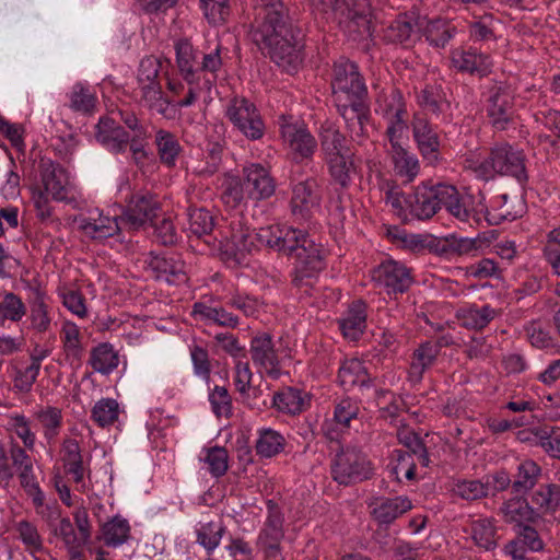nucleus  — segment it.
Segmentation results:
<instances>
[{
  "instance_id": "f257e3e1",
  "label": "nucleus",
  "mask_w": 560,
  "mask_h": 560,
  "mask_svg": "<svg viewBox=\"0 0 560 560\" xmlns=\"http://www.w3.org/2000/svg\"><path fill=\"white\" fill-rule=\"evenodd\" d=\"M256 242L277 252L294 255L296 262L293 282L296 285L325 268V249L304 231L292 226H267L256 233L240 230L232 234L231 240H219L217 245L226 259L243 264L247 254L256 247Z\"/></svg>"
},
{
  "instance_id": "f03ea898",
  "label": "nucleus",
  "mask_w": 560,
  "mask_h": 560,
  "mask_svg": "<svg viewBox=\"0 0 560 560\" xmlns=\"http://www.w3.org/2000/svg\"><path fill=\"white\" fill-rule=\"evenodd\" d=\"M260 10L250 25V40L278 66L295 71L303 61L301 28L281 0H257Z\"/></svg>"
},
{
  "instance_id": "7ed1b4c3",
  "label": "nucleus",
  "mask_w": 560,
  "mask_h": 560,
  "mask_svg": "<svg viewBox=\"0 0 560 560\" xmlns=\"http://www.w3.org/2000/svg\"><path fill=\"white\" fill-rule=\"evenodd\" d=\"M325 10H315L319 14L334 12L339 15L349 33L357 37L368 38L372 36L371 4L370 0H324Z\"/></svg>"
},
{
  "instance_id": "20e7f679",
  "label": "nucleus",
  "mask_w": 560,
  "mask_h": 560,
  "mask_svg": "<svg viewBox=\"0 0 560 560\" xmlns=\"http://www.w3.org/2000/svg\"><path fill=\"white\" fill-rule=\"evenodd\" d=\"M371 463L357 447H341L331 463V476L339 485L348 486L369 479Z\"/></svg>"
},
{
  "instance_id": "39448f33",
  "label": "nucleus",
  "mask_w": 560,
  "mask_h": 560,
  "mask_svg": "<svg viewBox=\"0 0 560 560\" xmlns=\"http://www.w3.org/2000/svg\"><path fill=\"white\" fill-rule=\"evenodd\" d=\"M331 88L338 104L368 100V89L358 66L349 60L335 63Z\"/></svg>"
},
{
  "instance_id": "423d86ee",
  "label": "nucleus",
  "mask_w": 560,
  "mask_h": 560,
  "mask_svg": "<svg viewBox=\"0 0 560 560\" xmlns=\"http://www.w3.org/2000/svg\"><path fill=\"white\" fill-rule=\"evenodd\" d=\"M225 115L232 125L249 140H258L265 133V124L255 104L245 97H233Z\"/></svg>"
},
{
  "instance_id": "0eeeda50",
  "label": "nucleus",
  "mask_w": 560,
  "mask_h": 560,
  "mask_svg": "<svg viewBox=\"0 0 560 560\" xmlns=\"http://www.w3.org/2000/svg\"><path fill=\"white\" fill-rule=\"evenodd\" d=\"M522 151L514 150L510 144H499L491 149L489 156L481 163V167L488 172L494 171L500 175L516 178L520 183L527 180V173Z\"/></svg>"
},
{
  "instance_id": "6e6552de",
  "label": "nucleus",
  "mask_w": 560,
  "mask_h": 560,
  "mask_svg": "<svg viewBox=\"0 0 560 560\" xmlns=\"http://www.w3.org/2000/svg\"><path fill=\"white\" fill-rule=\"evenodd\" d=\"M322 195L314 178L299 182L292 187L291 214L295 221L308 222L320 209Z\"/></svg>"
},
{
  "instance_id": "1a4fd4ad",
  "label": "nucleus",
  "mask_w": 560,
  "mask_h": 560,
  "mask_svg": "<svg viewBox=\"0 0 560 560\" xmlns=\"http://www.w3.org/2000/svg\"><path fill=\"white\" fill-rule=\"evenodd\" d=\"M444 184L422 183L404 197L409 213L418 220H429L441 209Z\"/></svg>"
},
{
  "instance_id": "9d476101",
  "label": "nucleus",
  "mask_w": 560,
  "mask_h": 560,
  "mask_svg": "<svg viewBox=\"0 0 560 560\" xmlns=\"http://www.w3.org/2000/svg\"><path fill=\"white\" fill-rule=\"evenodd\" d=\"M412 132L422 159L432 166L440 164L442 161L441 140L429 120L416 116L412 121Z\"/></svg>"
},
{
  "instance_id": "9b49d317",
  "label": "nucleus",
  "mask_w": 560,
  "mask_h": 560,
  "mask_svg": "<svg viewBox=\"0 0 560 560\" xmlns=\"http://www.w3.org/2000/svg\"><path fill=\"white\" fill-rule=\"evenodd\" d=\"M487 113L489 121L498 130H504L514 115L513 94L509 88L499 84L490 90Z\"/></svg>"
},
{
  "instance_id": "f8f14e48",
  "label": "nucleus",
  "mask_w": 560,
  "mask_h": 560,
  "mask_svg": "<svg viewBox=\"0 0 560 560\" xmlns=\"http://www.w3.org/2000/svg\"><path fill=\"white\" fill-rule=\"evenodd\" d=\"M445 207L446 210L456 219L468 222L474 219L475 222L480 221V206L478 200H475L472 195L460 196L458 190L452 186L444 184L442 189V202L441 207Z\"/></svg>"
},
{
  "instance_id": "ddd939ff",
  "label": "nucleus",
  "mask_w": 560,
  "mask_h": 560,
  "mask_svg": "<svg viewBox=\"0 0 560 560\" xmlns=\"http://www.w3.org/2000/svg\"><path fill=\"white\" fill-rule=\"evenodd\" d=\"M424 20L415 13L399 14L385 30L388 42L404 46L413 45L421 36Z\"/></svg>"
},
{
  "instance_id": "4468645a",
  "label": "nucleus",
  "mask_w": 560,
  "mask_h": 560,
  "mask_svg": "<svg viewBox=\"0 0 560 560\" xmlns=\"http://www.w3.org/2000/svg\"><path fill=\"white\" fill-rule=\"evenodd\" d=\"M338 112L346 121L347 130L352 140H360L368 135L370 106L368 100L337 105Z\"/></svg>"
},
{
  "instance_id": "2eb2a0df",
  "label": "nucleus",
  "mask_w": 560,
  "mask_h": 560,
  "mask_svg": "<svg viewBox=\"0 0 560 560\" xmlns=\"http://www.w3.org/2000/svg\"><path fill=\"white\" fill-rule=\"evenodd\" d=\"M372 279L388 289V293H402L411 284L409 270L401 264L388 260L373 270Z\"/></svg>"
},
{
  "instance_id": "dca6fc26",
  "label": "nucleus",
  "mask_w": 560,
  "mask_h": 560,
  "mask_svg": "<svg viewBox=\"0 0 560 560\" xmlns=\"http://www.w3.org/2000/svg\"><path fill=\"white\" fill-rule=\"evenodd\" d=\"M159 205L152 199V197L137 195L130 200V203L120 220L129 225L132 230H138L143 226L147 222L158 215Z\"/></svg>"
},
{
  "instance_id": "f3484780",
  "label": "nucleus",
  "mask_w": 560,
  "mask_h": 560,
  "mask_svg": "<svg viewBox=\"0 0 560 560\" xmlns=\"http://www.w3.org/2000/svg\"><path fill=\"white\" fill-rule=\"evenodd\" d=\"M244 185L248 196L254 200L267 199L273 195L276 184L269 172L259 164L244 168Z\"/></svg>"
},
{
  "instance_id": "a211bd4d",
  "label": "nucleus",
  "mask_w": 560,
  "mask_h": 560,
  "mask_svg": "<svg viewBox=\"0 0 560 560\" xmlns=\"http://www.w3.org/2000/svg\"><path fill=\"white\" fill-rule=\"evenodd\" d=\"M95 137L98 142L115 153L124 152L130 140L129 132L109 117L100 119Z\"/></svg>"
},
{
  "instance_id": "6ab92c4d",
  "label": "nucleus",
  "mask_w": 560,
  "mask_h": 560,
  "mask_svg": "<svg viewBox=\"0 0 560 560\" xmlns=\"http://www.w3.org/2000/svg\"><path fill=\"white\" fill-rule=\"evenodd\" d=\"M250 355L254 364L264 368L273 377L278 376V354L272 338L268 334L256 336L250 341Z\"/></svg>"
},
{
  "instance_id": "aec40b11",
  "label": "nucleus",
  "mask_w": 560,
  "mask_h": 560,
  "mask_svg": "<svg viewBox=\"0 0 560 560\" xmlns=\"http://www.w3.org/2000/svg\"><path fill=\"white\" fill-rule=\"evenodd\" d=\"M149 268L155 273L156 279H164L170 284L185 281V262L177 256H151Z\"/></svg>"
},
{
  "instance_id": "412c9836",
  "label": "nucleus",
  "mask_w": 560,
  "mask_h": 560,
  "mask_svg": "<svg viewBox=\"0 0 560 560\" xmlns=\"http://www.w3.org/2000/svg\"><path fill=\"white\" fill-rule=\"evenodd\" d=\"M189 231L198 238H203L205 244L215 248L219 242L218 235H211L215 222L211 212L205 208H189L188 211Z\"/></svg>"
},
{
  "instance_id": "4be33fe9",
  "label": "nucleus",
  "mask_w": 560,
  "mask_h": 560,
  "mask_svg": "<svg viewBox=\"0 0 560 560\" xmlns=\"http://www.w3.org/2000/svg\"><path fill=\"white\" fill-rule=\"evenodd\" d=\"M483 200V195L479 192L478 205L480 206V212L491 225H498L504 220L513 221L520 215V211L510 205L506 194L499 195L493 199L491 210L488 209Z\"/></svg>"
},
{
  "instance_id": "5701e85b",
  "label": "nucleus",
  "mask_w": 560,
  "mask_h": 560,
  "mask_svg": "<svg viewBox=\"0 0 560 560\" xmlns=\"http://www.w3.org/2000/svg\"><path fill=\"white\" fill-rule=\"evenodd\" d=\"M320 149L325 158L334 155L346 154L350 152L346 145V138L340 132L339 128L330 121H325L319 128Z\"/></svg>"
},
{
  "instance_id": "b1692460",
  "label": "nucleus",
  "mask_w": 560,
  "mask_h": 560,
  "mask_svg": "<svg viewBox=\"0 0 560 560\" xmlns=\"http://www.w3.org/2000/svg\"><path fill=\"white\" fill-rule=\"evenodd\" d=\"M338 378L346 389L369 386L372 382L366 368L358 359L346 361L339 369Z\"/></svg>"
},
{
  "instance_id": "393cba45",
  "label": "nucleus",
  "mask_w": 560,
  "mask_h": 560,
  "mask_svg": "<svg viewBox=\"0 0 560 560\" xmlns=\"http://www.w3.org/2000/svg\"><path fill=\"white\" fill-rule=\"evenodd\" d=\"M268 515L265 522V526L261 529L258 541H271L273 544H280L283 536V514L279 506L271 500L267 502Z\"/></svg>"
},
{
  "instance_id": "a878e982",
  "label": "nucleus",
  "mask_w": 560,
  "mask_h": 560,
  "mask_svg": "<svg viewBox=\"0 0 560 560\" xmlns=\"http://www.w3.org/2000/svg\"><path fill=\"white\" fill-rule=\"evenodd\" d=\"M45 192L55 200L62 201L67 198V176L59 165L49 164L42 173Z\"/></svg>"
},
{
  "instance_id": "bb28decb",
  "label": "nucleus",
  "mask_w": 560,
  "mask_h": 560,
  "mask_svg": "<svg viewBox=\"0 0 560 560\" xmlns=\"http://www.w3.org/2000/svg\"><path fill=\"white\" fill-rule=\"evenodd\" d=\"M501 511L508 522H517L520 524L523 522L536 523L541 518L533 505H529L525 499L517 497L505 502Z\"/></svg>"
},
{
  "instance_id": "cd10ccee",
  "label": "nucleus",
  "mask_w": 560,
  "mask_h": 560,
  "mask_svg": "<svg viewBox=\"0 0 560 560\" xmlns=\"http://www.w3.org/2000/svg\"><path fill=\"white\" fill-rule=\"evenodd\" d=\"M176 56L178 68L184 79L189 83H194L199 77V62L190 43L180 40L176 44Z\"/></svg>"
},
{
  "instance_id": "c85d7f7f",
  "label": "nucleus",
  "mask_w": 560,
  "mask_h": 560,
  "mask_svg": "<svg viewBox=\"0 0 560 560\" xmlns=\"http://www.w3.org/2000/svg\"><path fill=\"white\" fill-rule=\"evenodd\" d=\"M532 504L539 516L556 511L560 506V486L556 483L541 485L532 494Z\"/></svg>"
},
{
  "instance_id": "c756f323",
  "label": "nucleus",
  "mask_w": 560,
  "mask_h": 560,
  "mask_svg": "<svg viewBox=\"0 0 560 560\" xmlns=\"http://www.w3.org/2000/svg\"><path fill=\"white\" fill-rule=\"evenodd\" d=\"M440 351L438 345L425 342L415 352L410 364L409 375L412 381L419 382L424 371L433 364Z\"/></svg>"
},
{
  "instance_id": "7c9ffc66",
  "label": "nucleus",
  "mask_w": 560,
  "mask_h": 560,
  "mask_svg": "<svg viewBox=\"0 0 560 560\" xmlns=\"http://www.w3.org/2000/svg\"><path fill=\"white\" fill-rule=\"evenodd\" d=\"M541 474V468L534 460L523 462L517 469L516 477L512 482V491L516 495L525 494L534 488Z\"/></svg>"
},
{
  "instance_id": "2f4dec72",
  "label": "nucleus",
  "mask_w": 560,
  "mask_h": 560,
  "mask_svg": "<svg viewBox=\"0 0 560 560\" xmlns=\"http://www.w3.org/2000/svg\"><path fill=\"white\" fill-rule=\"evenodd\" d=\"M282 136L289 141L291 149L303 158L311 156L316 148L315 138L306 129L288 126Z\"/></svg>"
},
{
  "instance_id": "473e14b6",
  "label": "nucleus",
  "mask_w": 560,
  "mask_h": 560,
  "mask_svg": "<svg viewBox=\"0 0 560 560\" xmlns=\"http://www.w3.org/2000/svg\"><path fill=\"white\" fill-rule=\"evenodd\" d=\"M410 509L411 502L408 499H387L373 510V515L380 524L387 525Z\"/></svg>"
},
{
  "instance_id": "72a5a7b5",
  "label": "nucleus",
  "mask_w": 560,
  "mask_h": 560,
  "mask_svg": "<svg viewBox=\"0 0 560 560\" xmlns=\"http://www.w3.org/2000/svg\"><path fill=\"white\" fill-rule=\"evenodd\" d=\"M423 34L427 40L434 47L444 48L455 33V27L441 19L427 22L423 25Z\"/></svg>"
},
{
  "instance_id": "f704fd0d",
  "label": "nucleus",
  "mask_w": 560,
  "mask_h": 560,
  "mask_svg": "<svg viewBox=\"0 0 560 560\" xmlns=\"http://www.w3.org/2000/svg\"><path fill=\"white\" fill-rule=\"evenodd\" d=\"M305 405L304 398L301 396V392L296 388L287 387L272 397V406L279 411L296 415L300 413Z\"/></svg>"
},
{
  "instance_id": "c9c22d12",
  "label": "nucleus",
  "mask_w": 560,
  "mask_h": 560,
  "mask_svg": "<svg viewBox=\"0 0 560 560\" xmlns=\"http://www.w3.org/2000/svg\"><path fill=\"white\" fill-rule=\"evenodd\" d=\"M32 327L39 331H47L50 327V317L48 314V305L45 302V294L39 289L34 290L33 298L30 302Z\"/></svg>"
},
{
  "instance_id": "e433bc0d",
  "label": "nucleus",
  "mask_w": 560,
  "mask_h": 560,
  "mask_svg": "<svg viewBox=\"0 0 560 560\" xmlns=\"http://www.w3.org/2000/svg\"><path fill=\"white\" fill-rule=\"evenodd\" d=\"M118 355L112 345L101 343L91 352L90 363L92 368L102 374H107L118 366Z\"/></svg>"
},
{
  "instance_id": "4c0bfd02",
  "label": "nucleus",
  "mask_w": 560,
  "mask_h": 560,
  "mask_svg": "<svg viewBox=\"0 0 560 560\" xmlns=\"http://www.w3.org/2000/svg\"><path fill=\"white\" fill-rule=\"evenodd\" d=\"M418 102L422 108L436 115L444 113L450 107L443 90L433 85H428L420 91Z\"/></svg>"
},
{
  "instance_id": "58836bf2",
  "label": "nucleus",
  "mask_w": 560,
  "mask_h": 560,
  "mask_svg": "<svg viewBox=\"0 0 560 560\" xmlns=\"http://www.w3.org/2000/svg\"><path fill=\"white\" fill-rule=\"evenodd\" d=\"M330 175L341 187H348L350 183V174L353 171L352 153L334 155L326 159Z\"/></svg>"
},
{
  "instance_id": "ea45409f",
  "label": "nucleus",
  "mask_w": 560,
  "mask_h": 560,
  "mask_svg": "<svg viewBox=\"0 0 560 560\" xmlns=\"http://www.w3.org/2000/svg\"><path fill=\"white\" fill-rule=\"evenodd\" d=\"M365 313L361 303L350 308L348 316L340 322V329L345 337L357 340L365 328Z\"/></svg>"
},
{
  "instance_id": "a19ab883",
  "label": "nucleus",
  "mask_w": 560,
  "mask_h": 560,
  "mask_svg": "<svg viewBox=\"0 0 560 560\" xmlns=\"http://www.w3.org/2000/svg\"><path fill=\"white\" fill-rule=\"evenodd\" d=\"M140 92L141 100L149 109L166 115L170 101L164 96L160 83L140 85Z\"/></svg>"
},
{
  "instance_id": "79ce46f5",
  "label": "nucleus",
  "mask_w": 560,
  "mask_h": 560,
  "mask_svg": "<svg viewBox=\"0 0 560 560\" xmlns=\"http://www.w3.org/2000/svg\"><path fill=\"white\" fill-rule=\"evenodd\" d=\"M497 530L489 520H478L471 524V537L476 545L485 550L497 547Z\"/></svg>"
},
{
  "instance_id": "37998d69",
  "label": "nucleus",
  "mask_w": 560,
  "mask_h": 560,
  "mask_svg": "<svg viewBox=\"0 0 560 560\" xmlns=\"http://www.w3.org/2000/svg\"><path fill=\"white\" fill-rule=\"evenodd\" d=\"M390 155L397 174L406 177L408 182H411L419 173L418 159L404 147L397 151L390 152Z\"/></svg>"
},
{
  "instance_id": "c03bdc74",
  "label": "nucleus",
  "mask_w": 560,
  "mask_h": 560,
  "mask_svg": "<svg viewBox=\"0 0 560 560\" xmlns=\"http://www.w3.org/2000/svg\"><path fill=\"white\" fill-rule=\"evenodd\" d=\"M155 142L161 161L167 165H174L175 159L180 151V145L175 136L168 131L159 130Z\"/></svg>"
},
{
  "instance_id": "a18cd8bd",
  "label": "nucleus",
  "mask_w": 560,
  "mask_h": 560,
  "mask_svg": "<svg viewBox=\"0 0 560 560\" xmlns=\"http://www.w3.org/2000/svg\"><path fill=\"white\" fill-rule=\"evenodd\" d=\"M537 444L552 457L560 459V428L539 427L533 431Z\"/></svg>"
},
{
  "instance_id": "49530a36",
  "label": "nucleus",
  "mask_w": 560,
  "mask_h": 560,
  "mask_svg": "<svg viewBox=\"0 0 560 560\" xmlns=\"http://www.w3.org/2000/svg\"><path fill=\"white\" fill-rule=\"evenodd\" d=\"M80 229L93 238H106L119 229L117 219H100L98 221H90L82 219Z\"/></svg>"
},
{
  "instance_id": "de8ad7c7",
  "label": "nucleus",
  "mask_w": 560,
  "mask_h": 560,
  "mask_svg": "<svg viewBox=\"0 0 560 560\" xmlns=\"http://www.w3.org/2000/svg\"><path fill=\"white\" fill-rule=\"evenodd\" d=\"M119 413V406L115 399L103 398L92 409L93 420L102 428L114 423Z\"/></svg>"
},
{
  "instance_id": "09e8293b",
  "label": "nucleus",
  "mask_w": 560,
  "mask_h": 560,
  "mask_svg": "<svg viewBox=\"0 0 560 560\" xmlns=\"http://www.w3.org/2000/svg\"><path fill=\"white\" fill-rule=\"evenodd\" d=\"M129 529L126 520L115 517L103 526V539L107 546H119L127 540Z\"/></svg>"
},
{
  "instance_id": "8fccbe9b",
  "label": "nucleus",
  "mask_w": 560,
  "mask_h": 560,
  "mask_svg": "<svg viewBox=\"0 0 560 560\" xmlns=\"http://www.w3.org/2000/svg\"><path fill=\"white\" fill-rule=\"evenodd\" d=\"M25 313V305L18 295L11 292L0 295V322L5 319L19 322Z\"/></svg>"
},
{
  "instance_id": "3c124183",
  "label": "nucleus",
  "mask_w": 560,
  "mask_h": 560,
  "mask_svg": "<svg viewBox=\"0 0 560 560\" xmlns=\"http://www.w3.org/2000/svg\"><path fill=\"white\" fill-rule=\"evenodd\" d=\"M283 442L284 439L277 431L264 429L256 442L257 453L265 457H271L282 450Z\"/></svg>"
},
{
  "instance_id": "603ef678",
  "label": "nucleus",
  "mask_w": 560,
  "mask_h": 560,
  "mask_svg": "<svg viewBox=\"0 0 560 560\" xmlns=\"http://www.w3.org/2000/svg\"><path fill=\"white\" fill-rule=\"evenodd\" d=\"M96 97L82 84H75L70 93V107L83 114L94 110Z\"/></svg>"
},
{
  "instance_id": "864d4df0",
  "label": "nucleus",
  "mask_w": 560,
  "mask_h": 560,
  "mask_svg": "<svg viewBox=\"0 0 560 560\" xmlns=\"http://www.w3.org/2000/svg\"><path fill=\"white\" fill-rule=\"evenodd\" d=\"M495 316V311L489 305L470 307L464 315V326L471 329L485 328Z\"/></svg>"
},
{
  "instance_id": "5fc2aeb1",
  "label": "nucleus",
  "mask_w": 560,
  "mask_h": 560,
  "mask_svg": "<svg viewBox=\"0 0 560 560\" xmlns=\"http://www.w3.org/2000/svg\"><path fill=\"white\" fill-rule=\"evenodd\" d=\"M488 488L482 480H462L454 486V493L467 501L486 498Z\"/></svg>"
},
{
  "instance_id": "6e6d98bb",
  "label": "nucleus",
  "mask_w": 560,
  "mask_h": 560,
  "mask_svg": "<svg viewBox=\"0 0 560 560\" xmlns=\"http://www.w3.org/2000/svg\"><path fill=\"white\" fill-rule=\"evenodd\" d=\"M212 411L217 417L229 418L232 415V398L223 386H215L209 395Z\"/></svg>"
},
{
  "instance_id": "4d7b16f0",
  "label": "nucleus",
  "mask_w": 560,
  "mask_h": 560,
  "mask_svg": "<svg viewBox=\"0 0 560 560\" xmlns=\"http://www.w3.org/2000/svg\"><path fill=\"white\" fill-rule=\"evenodd\" d=\"M223 533V527L208 523L197 530V541L210 552L218 547Z\"/></svg>"
},
{
  "instance_id": "13d9d810",
  "label": "nucleus",
  "mask_w": 560,
  "mask_h": 560,
  "mask_svg": "<svg viewBox=\"0 0 560 560\" xmlns=\"http://www.w3.org/2000/svg\"><path fill=\"white\" fill-rule=\"evenodd\" d=\"M206 18L213 24L222 23L229 14L228 0H200Z\"/></svg>"
},
{
  "instance_id": "bf43d9fd",
  "label": "nucleus",
  "mask_w": 560,
  "mask_h": 560,
  "mask_svg": "<svg viewBox=\"0 0 560 560\" xmlns=\"http://www.w3.org/2000/svg\"><path fill=\"white\" fill-rule=\"evenodd\" d=\"M228 452L224 447L214 446L208 451L206 463L214 477L223 476L228 470Z\"/></svg>"
},
{
  "instance_id": "052dcab7",
  "label": "nucleus",
  "mask_w": 560,
  "mask_h": 560,
  "mask_svg": "<svg viewBox=\"0 0 560 560\" xmlns=\"http://www.w3.org/2000/svg\"><path fill=\"white\" fill-rule=\"evenodd\" d=\"M161 69V61L154 57L143 58L140 62L138 81L140 85L160 83L156 81Z\"/></svg>"
},
{
  "instance_id": "680f3d73",
  "label": "nucleus",
  "mask_w": 560,
  "mask_h": 560,
  "mask_svg": "<svg viewBox=\"0 0 560 560\" xmlns=\"http://www.w3.org/2000/svg\"><path fill=\"white\" fill-rule=\"evenodd\" d=\"M252 371L249 369L248 362L238 361L235 366V386L237 392L243 396V398L250 397V381H252Z\"/></svg>"
},
{
  "instance_id": "e2e57ef3",
  "label": "nucleus",
  "mask_w": 560,
  "mask_h": 560,
  "mask_svg": "<svg viewBox=\"0 0 560 560\" xmlns=\"http://www.w3.org/2000/svg\"><path fill=\"white\" fill-rule=\"evenodd\" d=\"M55 535L60 536L70 551L79 549L82 546L79 536L75 534L72 523L69 518H61L55 528Z\"/></svg>"
},
{
  "instance_id": "0e129e2a",
  "label": "nucleus",
  "mask_w": 560,
  "mask_h": 560,
  "mask_svg": "<svg viewBox=\"0 0 560 560\" xmlns=\"http://www.w3.org/2000/svg\"><path fill=\"white\" fill-rule=\"evenodd\" d=\"M191 361L194 363L195 373L203 378L210 377L211 364L208 351L200 346H194L191 351Z\"/></svg>"
},
{
  "instance_id": "69168bd1",
  "label": "nucleus",
  "mask_w": 560,
  "mask_h": 560,
  "mask_svg": "<svg viewBox=\"0 0 560 560\" xmlns=\"http://www.w3.org/2000/svg\"><path fill=\"white\" fill-rule=\"evenodd\" d=\"M485 486L488 488L487 495H495L500 491L506 490L510 486L512 487V481L506 471L500 470L494 472L493 475H488L485 477Z\"/></svg>"
},
{
  "instance_id": "338daca9",
  "label": "nucleus",
  "mask_w": 560,
  "mask_h": 560,
  "mask_svg": "<svg viewBox=\"0 0 560 560\" xmlns=\"http://www.w3.org/2000/svg\"><path fill=\"white\" fill-rule=\"evenodd\" d=\"M42 424L46 429V436L51 439L57 434V429L61 423V412L57 408L49 407L38 413Z\"/></svg>"
},
{
  "instance_id": "774afa93",
  "label": "nucleus",
  "mask_w": 560,
  "mask_h": 560,
  "mask_svg": "<svg viewBox=\"0 0 560 560\" xmlns=\"http://www.w3.org/2000/svg\"><path fill=\"white\" fill-rule=\"evenodd\" d=\"M38 373L39 370L36 365L32 364L25 370H18L14 376V387L22 393L30 392L36 382Z\"/></svg>"
}]
</instances>
